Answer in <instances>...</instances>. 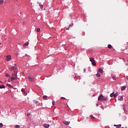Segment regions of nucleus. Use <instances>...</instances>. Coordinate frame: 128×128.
I'll list each match as a JSON object with an SVG mask.
<instances>
[{"label":"nucleus","mask_w":128,"mask_h":128,"mask_svg":"<svg viewBox=\"0 0 128 128\" xmlns=\"http://www.w3.org/2000/svg\"><path fill=\"white\" fill-rule=\"evenodd\" d=\"M103 98H104V95L101 94L98 97V100H100V102H102Z\"/></svg>","instance_id":"f257e3e1"},{"label":"nucleus","mask_w":128,"mask_h":128,"mask_svg":"<svg viewBox=\"0 0 128 128\" xmlns=\"http://www.w3.org/2000/svg\"><path fill=\"white\" fill-rule=\"evenodd\" d=\"M118 100L122 102L124 100V96H119V97L118 98Z\"/></svg>","instance_id":"f03ea898"},{"label":"nucleus","mask_w":128,"mask_h":128,"mask_svg":"<svg viewBox=\"0 0 128 128\" xmlns=\"http://www.w3.org/2000/svg\"><path fill=\"white\" fill-rule=\"evenodd\" d=\"M12 59V56H7L6 58V60H8V62H10V60Z\"/></svg>","instance_id":"7ed1b4c3"},{"label":"nucleus","mask_w":128,"mask_h":128,"mask_svg":"<svg viewBox=\"0 0 128 128\" xmlns=\"http://www.w3.org/2000/svg\"><path fill=\"white\" fill-rule=\"evenodd\" d=\"M70 122H68V121H62V123L64 124H66V126H68L70 124Z\"/></svg>","instance_id":"20e7f679"},{"label":"nucleus","mask_w":128,"mask_h":128,"mask_svg":"<svg viewBox=\"0 0 128 128\" xmlns=\"http://www.w3.org/2000/svg\"><path fill=\"white\" fill-rule=\"evenodd\" d=\"M18 72H15L14 74H13L14 78H16V80H18Z\"/></svg>","instance_id":"39448f33"},{"label":"nucleus","mask_w":128,"mask_h":128,"mask_svg":"<svg viewBox=\"0 0 128 128\" xmlns=\"http://www.w3.org/2000/svg\"><path fill=\"white\" fill-rule=\"evenodd\" d=\"M43 126L45 128H50V124H44Z\"/></svg>","instance_id":"423d86ee"},{"label":"nucleus","mask_w":128,"mask_h":128,"mask_svg":"<svg viewBox=\"0 0 128 128\" xmlns=\"http://www.w3.org/2000/svg\"><path fill=\"white\" fill-rule=\"evenodd\" d=\"M21 91L22 92H24V94L25 96H26V95L28 94V93H26V91H24V89L22 88V89L21 90Z\"/></svg>","instance_id":"0eeeda50"},{"label":"nucleus","mask_w":128,"mask_h":128,"mask_svg":"<svg viewBox=\"0 0 128 128\" xmlns=\"http://www.w3.org/2000/svg\"><path fill=\"white\" fill-rule=\"evenodd\" d=\"M13 70H14V72H16V70H18V67L14 66Z\"/></svg>","instance_id":"6e6552de"},{"label":"nucleus","mask_w":128,"mask_h":128,"mask_svg":"<svg viewBox=\"0 0 128 128\" xmlns=\"http://www.w3.org/2000/svg\"><path fill=\"white\" fill-rule=\"evenodd\" d=\"M27 78L30 80V82H32V78L30 76L27 77Z\"/></svg>","instance_id":"1a4fd4ad"},{"label":"nucleus","mask_w":128,"mask_h":128,"mask_svg":"<svg viewBox=\"0 0 128 128\" xmlns=\"http://www.w3.org/2000/svg\"><path fill=\"white\" fill-rule=\"evenodd\" d=\"M98 72H100L101 74L104 73V70H102V68H99L98 69Z\"/></svg>","instance_id":"9d476101"},{"label":"nucleus","mask_w":128,"mask_h":128,"mask_svg":"<svg viewBox=\"0 0 128 128\" xmlns=\"http://www.w3.org/2000/svg\"><path fill=\"white\" fill-rule=\"evenodd\" d=\"M126 86H122V88H121V90H126Z\"/></svg>","instance_id":"9b49d317"},{"label":"nucleus","mask_w":128,"mask_h":128,"mask_svg":"<svg viewBox=\"0 0 128 128\" xmlns=\"http://www.w3.org/2000/svg\"><path fill=\"white\" fill-rule=\"evenodd\" d=\"M38 4H39V6H40V8H44V6L42 4H40V3L38 2Z\"/></svg>","instance_id":"f8f14e48"},{"label":"nucleus","mask_w":128,"mask_h":128,"mask_svg":"<svg viewBox=\"0 0 128 128\" xmlns=\"http://www.w3.org/2000/svg\"><path fill=\"white\" fill-rule=\"evenodd\" d=\"M106 100H108V98H103V99L102 100V102L105 101L106 102Z\"/></svg>","instance_id":"ddd939ff"},{"label":"nucleus","mask_w":128,"mask_h":128,"mask_svg":"<svg viewBox=\"0 0 128 128\" xmlns=\"http://www.w3.org/2000/svg\"><path fill=\"white\" fill-rule=\"evenodd\" d=\"M28 46V42H26L25 44H24L23 46Z\"/></svg>","instance_id":"4468645a"},{"label":"nucleus","mask_w":128,"mask_h":128,"mask_svg":"<svg viewBox=\"0 0 128 128\" xmlns=\"http://www.w3.org/2000/svg\"><path fill=\"white\" fill-rule=\"evenodd\" d=\"M0 88H6V86L4 85H0Z\"/></svg>","instance_id":"2eb2a0df"},{"label":"nucleus","mask_w":128,"mask_h":128,"mask_svg":"<svg viewBox=\"0 0 128 128\" xmlns=\"http://www.w3.org/2000/svg\"><path fill=\"white\" fill-rule=\"evenodd\" d=\"M114 92H112V93H111L110 94V98H112V96H114Z\"/></svg>","instance_id":"dca6fc26"},{"label":"nucleus","mask_w":128,"mask_h":128,"mask_svg":"<svg viewBox=\"0 0 128 128\" xmlns=\"http://www.w3.org/2000/svg\"><path fill=\"white\" fill-rule=\"evenodd\" d=\"M9 70L12 72V70H14V66H12L10 68H9Z\"/></svg>","instance_id":"f3484780"},{"label":"nucleus","mask_w":128,"mask_h":128,"mask_svg":"<svg viewBox=\"0 0 128 128\" xmlns=\"http://www.w3.org/2000/svg\"><path fill=\"white\" fill-rule=\"evenodd\" d=\"M6 76L7 78H10V75L6 73Z\"/></svg>","instance_id":"a211bd4d"},{"label":"nucleus","mask_w":128,"mask_h":128,"mask_svg":"<svg viewBox=\"0 0 128 128\" xmlns=\"http://www.w3.org/2000/svg\"><path fill=\"white\" fill-rule=\"evenodd\" d=\"M92 66H96V62L94 61L92 62Z\"/></svg>","instance_id":"6ab92c4d"},{"label":"nucleus","mask_w":128,"mask_h":128,"mask_svg":"<svg viewBox=\"0 0 128 128\" xmlns=\"http://www.w3.org/2000/svg\"><path fill=\"white\" fill-rule=\"evenodd\" d=\"M4 0H0V6L4 4Z\"/></svg>","instance_id":"aec40b11"},{"label":"nucleus","mask_w":128,"mask_h":128,"mask_svg":"<svg viewBox=\"0 0 128 128\" xmlns=\"http://www.w3.org/2000/svg\"><path fill=\"white\" fill-rule=\"evenodd\" d=\"M90 62H94V58H92L90 59Z\"/></svg>","instance_id":"412c9836"},{"label":"nucleus","mask_w":128,"mask_h":128,"mask_svg":"<svg viewBox=\"0 0 128 128\" xmlns=\"http://www.w3.org/2000/svg\"><path fill=\"white\" fill-rule=\"evenodd\" d=\"M96 76H97V78H100V74L98 73L96 74Z\"/></svg>","instance_id":"4be33fe9"},{"label":"nucleus","mask_w":128,"mask_h":128,"mask_svg":"<svg viewBox=\"0 0 128 128\" xmlns=\"http://www.w3.org/2000/svg\"><path fill=\"white\" fill-rule=\"evenodd\" d=\"M10 78H11L12 82V80H16L14 77H12Z\"/></svg>","instance_id":"5701e85b"},{"label":"nucleus","mask_w":128,"mask_h":128,"mask_svg":"<svg viewBox=\"0 0 128 128\" xmlns=\"http://www.w3.org/2000/svg\"><path fill=\"white\" fill-rule=\"evenodd\" d=\"M112 78L114 80H116V78L114 76H112Z\"/></svg>","instance_id":"b1692460"},{"label":"nucleus","mask_w":128,"mask_h":128,"mask_svg":"<svg viewBox=\"0 0 128 128\" xmlns=\"http://www.w3.org/2000/svg\"><path fill=\"white\" fill-rule=\"evenodd\" d=\"M33 102H34V104H38V101H36V100H33Z\"/></svg>","instance_id":"393cba45"},{"label":"nucleus","mask_w":128,"mask_h":128,"mask_svg":"<svg viewBox=\"0 0 128 128\" xmlns=\"http://www.w3.org/2000/svg\"><path fill=\"white\" fill-rule=\"evenodd\" d=\"M15 128H20V125H16Z\"/></svg>","instance_id":"a878e982"},{"label":"nucleus","mask_w":128,"mask_h":128,"mask_svg":"<svg viewBox=\"0 0 128 128\" xmlns=\"http://www.w3.org/2000/svg\"><path fill=\"white\" fill-rule=\"evenodd\" d=\"M112 48V45L110 44H109L108 45V48Z\"/></svg>","instance_id":"bb28decb"},{"label":"nucleus","mask_w":128,"mask_h":128,"mask_svg":"<svg viewBox=\"0 0 128 128\" xmlns=\"http://www.w3.org/2000/svg\"><path fill=\"white\" fill-rule=\"evenodd\" d=\"M48 98V96H43L44 100H46V98Z\"/></svg>","instance_id":"cd10ccee"},{"label":"nucleus","mask_w":128,"mask_h":128,"mask_svg":"<svg viewBox=\"0 0 128 128\" xmlns=\"http://www.w3.org/2000/svg\"><path fill=\"white\" fill-rule=\"evenodd\" d=\"M36 32H40V28H37Z\"/></svg>","instance_id":"c85d7f7f"},{"label":"nucleus","mask_w":128,"mask_h":128,"mask_svg":"<svg viewBox=\"0 0 128 128\" xmlns=\"http://www.w3.org/2000/svg\"><path fill=\"white\" fill-rule=\"evenodd\" d=\"M117 96H118V92H116V94L114 93V98H116Z\"/></svg>","instance_id":"c756f323"},{"label":"nucleus","mask_w":128,"mask_h":128,"mask_svg":"<svg viewBox=\"0 0 128 128\" xmlns=\"http://www.w3.org/2000/svg\"><path fill=\"white\" fill-rule=\"evenodd\" d=\"M55 102H54V100H53V101L52 102V106H54Z\"/></svg>","instance_id":"7c9ffc66"},{"label":"nucleus","mask_w":128,"mask_h":128,"mask_svg":"<svg viewBox=\"0 0 128 128\" xmlns=\"http://www.w3.org/2000/svg\"><path fill=\"white\" fill-rule=\"evenodd\" d=\"M4 125L2 124V123H0V128H2V126H3Z\"/></svg>","instance_id":"2f4dec72"},{"label":"nucleus","mask_w":128,"mask_h":128,"mask_svg":"<svg viewBox=\"0 0 128 128\" xmlns=\"http://www.w3.org/2000/svg\"><path fill=\"white\" fill-rule=\"evenodd\" d=\"M38 106H42V103H40Z\"/></svg>","instance_id":"473e14b6"},{"label":"nucleus","mask_w":128,"mask_h":128,"mask_svg":"<svg viewBox=\"0 0 128 128\" xmlns=\"http://www.w3.org/2000/svg\"><path fill=\"white\" fill-rule=\"evenodd\" d=\"M62 100H66V98L64 97H61Z\"/></svg>","instance_id":"72a5a7b5"},{"label":"nucleus","mask_w":128,"mask_h":128,"mask_svg":"<svg viewBox=\"0 0 128 128\" xmlns=\"http://www.w3.org/2000/svg\"><path fill=\"white\" fill-rule=\"evenodd\" d=\"M86 72V68L84 69V72Z\"/></svg>","instance_id":"f704fd0d"},{"label":"nucleus","mask_w":128,"mask_h":128,"mask_svg":"<svg viewBox=\"0 0 128 128\" xmlns=\"http://www.w3.org/2000/svg\"><path fill=\"white\" fill-rule=\"evenodd\" d=\"M30 116V114H28H28H27V116Z\"/></svg>","instance_id":"c9c22d12"},{"label":"nucleus","mask_w":128,"mask_h":128,"mask_svg":"<svg viewBox=\"0 0 128 128\" xmlns=\"http://www.w3.org/2000/svg\"><path fill=\"white\" fill-rule=\"evenodd\" d=\"M12 66L18 67V66H16V64H14V66Z\"/></svg>","instance_id":"e433bc0d"},{"label":"nucleus","mask_w":128,"mask_h":128,"mask_svg":"<svg viewBox=\"0 0 128 128\" xmlns=\"http://www.w3.org/2000/svg\"><path fill=\"white\" fill-rule=\"evenodd\" d=\"M8 86H12V85L10 84H7Z\"/></svg>","instance_id":"4c0bfd02"},{"label":"nucleus","mask_w":128,"mask_h":128,"mask_svg":"<svg viewBox=\"0 0 128 128\" xmlns=\"http://www.w3.org/2000/svg\"><path fill=\"white\" fill-rule=\"evenodd\" d=\"M92 118L93 120H94V116H92Z\"/></svg>","instance_id":"58836bf2"},{"label":"nucleus","mask_w":128,"mask_h":128,"mask_svg":"<svg viewBox=\"0 0 128 128\" xmlns=\"http://www.w3.org/2000/svg\"><path fill=\"white\" fill-rule=\"evenodd\" d=\"M96 106H98V104H96Z\"/></svg>","instance_id":"ea45409f"},{"label":"nucleus","mask_w":128,"mask_h":128,"mask_svg":"<svg viewBox=\"0 0 128 128\" xmlns=\"http://www.w3.org/2000/svg\"><path fill=\"white\" fill-rule=\"evenodd\" d=\"M127 80H128V76L126 78Z\"/></svg>","instance_id":"a19ab883"},{"label":"nucleus","mask_w":128,"mask_h":128,"mask_svg":"<svg viewBox=\"0 0 128 128\" xmlns=\"http://www.w3.org/2000/svg\"><path fill=\"white\" fill-rule=\"evenodd\" d=\"M0 82L1 84H2V82L1 80H0Z\"/></svg>","instance_id":"79ce46f5"},{"label":"nucleus","mask_w":128,"mask_h":128,"mask_svg":"<svg viewBox=\"0 0 128 128\" xmlns=\"http://www.w3.org/2000/svg\"><path fill=\"white\" fill-rule=\"evenodd\" d=\"M101 108H102V110H104V108H102V106H101Z\"/></svg>","instance_id":"37998d69"},{"label":"nucleus","mask_w":128,"mask_h":128,"mask_svg":"<svg viewBox=\"0 0 128 128\" xmlns=\"http://www.w3.org/2000/svg\"><path fill=\"white\" fill-rule=\"evenodd\" d=\"M38 110H42V108H38Z\"/></svg>","instance_id":"c03bdc74"},{"label":"nucleus","mask_w":128,"mask_h":128,"mask_svg":"<svg viewBox=\"0 0 128 128\" xmlns=\"http://www.w3.org/2000/svg\"><path fill=\"white\" fill-rule=\"evenodd\" d=\"M70 26H72L70 25L69 27H68V28H70Z\"/></svg>","instance_id":"a18cd8bd"},{"label":"nucleus","mask_w":128,"mask_h":128,"mask_svg":"<svg viewBox=\"0 0 128 128\" xmlns=\"http://www.w3.org/2000/svg\"><path fill=\"white\" fill-rule=\"evenodd\" d=\"M128 63H126V66H128Z\"/></svg>","instance_id":"49530a36"},{"label":"nucleus","mask_w":128,"mask_h":128,"mask_svg":"<svg viewBox=\"0 0 128 128\" xmlns=\"http://www.w3.org/2000/svg\"><path fill=\"white\" fill-rule=\"evenodd\" d=\"M16 56H18V54H16Z\"/></svg>","instance_id":"de8ad7c7"},{"label":"nucleus","mask_w":128,"mask_h":128,"mask_svg":"<svg viewBox=\"0 0 128 128\" xmlns=\"http://www.w3.org/2000/svg\"><path fill=\"white\" fill-rule=\"evenodd\" d=\"M0 44H2V43L0 42Z\"/></svg>","instance_id":"09e8293b"},{"label":"nucleus","mask_w":128,"mask_h":128,"mask_svg":"<svg viewBox=\"0 0 128 128\" xmlns=\"http://www.w3.org/2000/svg\"><path fill=\"white\" fill-rule=\"evenodd\" d=\"M66 30H68V29H66Z\"/></svg>","instance_id":"8fccbe9b"}]
</instances>
